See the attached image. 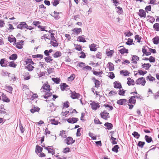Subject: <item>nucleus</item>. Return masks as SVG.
Returning a JSON list of instances; mask_svg holds the SVG:
<instances>
[{
  "mask_svg": "<svg viewBox=\"0 0 159 159\" xmlns=\"http://www.w3.org/2000/svg\"><path fill=\"white\" fill-rule=\"evenodd\" d=\"M144 139L148 143H150L152 141V138L151 137H149L147 135L145 136Z\"/></svg>",
  "mask_w": 159,
  "mask_h": 159,
  "instance_id": "nucleus-25",
  "label": "nucleus"
},
{
  "mask_svg": "<svg viewBox=\"0 0 159 159\" xmlns=\"http://www.w3.org/2000/svg\"><path fill=\"white\" fill-rule=\"evenodd\" d=\"M6 89L9 91L10 93L11 92L12 93V91L13 88L11 86H8L6 87Z\"/></svg>",
  "mask_w": 159,
  "mask_h": 159,
  "instance_id": "nucleus-63",
  "label": "nucleus"
},
{
  "mask_svg": "<svg viewBox=\"0 0 159 159\" xmlns=\"http://www.w3.org/2000/svg\"><path fill=\"white\" fill-rule=\"evenodd\" d=\"M153 28L157 31H159V23H156L153 25Z\"/></svg>",
  "mask_w": 159,
  "mask_h": 159,
  "instance_id": "nucleus-40",
  "label": "nucleus"
},
{
  "mask_svg": "<svg viewBox=\"0 0 159 159\" xmlns=\"http://www.w3.org/2000/svg\"><path fill=\"white\" fill-rule=\"evenodd\" d=\"M111 140H112L111 143L112 144L114 145L117 143L118 140L116 138L111 136Z\"/></svg>",
  "mask_w": 159,
  "mask_h": 159,
  "instance_id": "nucleus-34",
  "label": "nucleus"
},
{
  "mask_svg": "<svg viewBox=\"0 0 159 159\" xmlns=\"http://www.w3.org/2000/svg\"><path fill=\"white\" fill-rule=\"evenodd\" d=\"M120 148L118 145H116L112 148V151L116 153H117L118 152V149Z\"/></svg>",
  "mask_w": 159,
  "mask_h": 159,
  "instance_id": "nucleus-30",
  "label": "nucleus"
},
{
  "mask_svg": "<svg viewBox=\"0 0 159 159\" xmlns=\"http://www.w3.org/2000/svg\"><path fill=\"white\" fill-rule=\"evenodd\" d=\"M24 41L23 40H21L20 42L19 43H17L16 44L17 45L16 46V48L18 49H21L22 48V44L20 43H23Z\"/></svg>",
  "mask_w": 159,
  "mask_h": 159,
  "instance_id": "nucleus-39",
  "label": "nucleus"
},
{
  "mask_svg": "<svg viewBox=\"0 0 159 159\" xmlns=\"http://www.w3.org/2000/svg\"><path fill=\"white\" fill-rule=\"evenodd\" d=\"M25 67L29 71H32L34 68L33 66L30 64L27 65Z\"/></svg>",
  "mask_w": 159,
  "mask_h": 159,
  "instance_id": "nucleus-41",
  "label": "nucleus"
},
{
  "mask_svg": "<svg viewBox=\"0 0 159 159\" xmlns=\"http://www.w3.org/2000/svg\"><path fill=\"white\" fill-rule=\"evenodd\" d=\"M77 41L80 42L85 43L86 42V41L84 37H83L82 36H79L77 39Z\"/></svg>",
  "mask_w": 159,
  "mask_h": 159,
  "instance_id": "nucleus-28",
  "label": "nucleus"
},
{
  "mask_svg": "<svg viewBox=\"0 0 159 159\" xmlns=\"http://www.w3.org/2000/svg\"><path fill=\"white\" fill-rule=\"evenodd\" d=\"M132 135L135 138L138 139L140 137V134L136 131H134L132 134Z\"/></svg>",
  "mask_w": 159,
  "mask_h": 159,
  "instance_id": "nucleus-33",
  "label": "nucleus"
},
{
  "mask_svg": "<svg viewBox=\"0 0 159 159\" xmlns=\"http://www.w3.org/2000/svg\"><path fill=\"white\" fill-rule=\"evenodd\" d=\"M43 148L38 145H37L36 146L35 152L39 153L43 151Z\"/></svg>",
  "mask_w": 159,
  "mask_h": 159,
  "instance_id": "nucleus-20",
  "label": "nucleus"
},
{
  "mask_svg": "<svg viewBox=\"0 0 159 159\" xmlns=\"http://www.w3.org/2000/svg\"><path fill=\"white\" fill-rule=\"evenodd\" d=\"M52 80L57 84H59L60 81V79L58 78H52Z\"/></svg>",
  "mask_w": 159,
  "mask_h": 159,
  "instance_id": "nucleus-38",
  "label": "nucleus"
},
{
  "mask_svg": "<svg viewBox=\"0 0 159 159\" xmlns=\"http://www.w3.org/2000/svg\"><path fill=\"white\" fill-rule=\"evenodd\" d=\"M0 64L2 66H6L9 64L7 60H0Z\"/></svg>",
  "mask_w": 159,
  "mask_h": 159,
  "instance_id": "nucleus-16",
  "label": "nucleus"
},
{
  "mask_svg": "<svg viewBox=\"0 0 159 159\" xmlns=\"http://www.w3.org/2000/svg\"><path fill=\"white\" fill-rule=\"evenodd\" d=\"M138 15L140 17L145 18L146 13L145 11L143 9H140L139 10Z\"/></svg>",
  "mask_w": 159,
  "mask_h": 159,
  "instance_id": "nucleus-8",
  "label": "nucleus"
},
{
  "mask_svg": "<svg viewBox=\"0 0 159 159\" xmlns=\"http://www.w3.org/2000/svg\"><path fill=\"white\" fill-rule=\"evenodd\" d=\"M81 129H82V128H78L77 130V132L76 133V135L77 136H80L81 135L80 132Z\"/></svg>",
  "mask_w": 159,
  "mask_h": 159,
  "instance_id": "nucleus-51",
  "label": "nucleus"
},
{
  "mask_svg": "<svg viewBox=\"0 0 159 159\" xmlns=\"http://www.w3.org/2000/svg\"><path fill=\"white\" fill-rule=\"evenodd\" d=\"M143 68H146V69L147 70L151 66V65L149 63H144L143 64Z\"/></svg>",
  "mask_w": 159,
  "mask_h": 159,
  "instance_id": "nucleus-53",
  "label": "nucleus"
},
{
  "mask_svg": "<svg viewBox=\"0 0 159 159\" xmlns=\"http://www.w3.org/2000/svg\"><path fill=\"white\" fill-rule=\"evenodd\" d=\"M127 101V100L125 99H121L117 101V103L119 105H125Z\"/></svg>",
  "mask_w": 159,
  "mask_h": 159,
  "instance_id": "nucleus-9",
  "label": "nucleus"
},
{
  "mask_svg": "<svg viewBox=\"0 0 159 159\" xmlns=\"http://www.w3.org/2000/svg\"><path fill=\"white\" fill-rule=\"evenodd\" d=\"M17 58V56L16 54H13L10 56V60H16Z\"/></svg>",
  "mask_w": 159,
  "mask_h": 159,
  "instance_id": "nucleus-37",
  "label": "nucleus"
},
{
  "mask_svg": "<svg viewBox=\"0 0 159 159\" xmlns=\"http://www.w3.org/2000/svg\"><path fill=\"white\" fill-rule=\"evenodd\" d=\"M127 80L128 81L127 83V84L128 85H134V81L133 79H131L130 78H127Z\"/></svg>",
  "mask_w": 159,
  "mask_h": 159,
  "instance_id": "nucleus-15",
  "label": "nucleus"
},
{
  "mask_svg": "<svg viewBox=\"0 0 159 159\" xmlns=\"http://www.w3.org/2000/svg\"><path fill=\"white\" fill-rule=\"evenodd\" d=\"M64 142L67 145H69L74 143L75 140H73L72 138L71 137H68L66 139H65Z\"/></svg>",
  "mask_w": 159,
  "mask_h": 159,
  "instance_id": "nucleus-3",
  "label": "nucleus"
},
{
  "mask_svg": "<svg viewBox=\"0 0 159 159\" xmlns=\"http://www.w3.org/2000/svg\"><path fill=\"white\" fill-rule=\"evenodd\" d=\"M94 84L95 85V87L98 88L99 87L100 83L99 80H96Z\"/></svg>",
  "mask_w": 159,
  "mask_h": 159,
  "instance_id": "nucleus-54",
  "label": "nucleus"
},
{
  "mask_svg": "<svg viewBox=\"0 0 159 159\" xmlns=\"http://www.w3.org/2000/svg\"><path fill=\"white\" fill-rule=\"evenodd\" d=\"M114 87L115 88L120 89L122 88L121 84L118 81H115L114 83Z\"/></svg>",
  "mask_w": 159,
  "mask_h": 159,
  "instance_id": "nucleus-13",
  "label": "nucleus"
},
{
  "mask_svg": "<svg viewBox=\"0 0 159 159\" xmlns=\"http://www.w3.org/2000/svg\"><path fill=\"white\" fill-rule=\"evenodd\" d=\"M93 74L94 75H95L96 76H99V77H101L102 75V74L103 72L102 71H93Z\"/></svg>",
  "mask_w": 159,
  "mask_h": 159,
  "instance_id": "nucleus-27",
  "label": "nucleus"
},
{
  "mask_svg": "<svg viewBox=\"0 0 159 159\" xmlns=\"http://www.w3.org/2000/svg\"><path fill=\"white\" fill-rule=\"evenodd\" d=\"M109 77L111 79H112L115 78V75L113 72H109Z\"/></svg>",
  "mask_w": 159,
  "mask_h": 159,
  "instance_id": "nucleus-58",
  "label": "nucleus"
},
{
  "mask_svg": "<svg viewBox=\"0 0 159 159\" xmlns=\"http://www.w3.org/2000/svg\"><path fill=\"white\" fill-rule=\"evenodd\" d=\"M125 93V90L123 89L121 90L120 89L119 90L118 94L119 95L123 96L124 95V94Z\"/></svg>",
  "mask_w": 159,
  "mask_h": 159,
  "instance_id": "nucleus-57",
  "label": "nucleus"
},
{
  "mask_svg": "<svg viewBox=\"0 0 159 159\" xmlns=\"http://www.w3.org/2000/svg\"><path fill=\"white\" fill-rule=\"evenodd\" d=\"M8 66H10V67H16V65L15 64L14 61H11L9 63V64H8Z\"/></svg>",
  "mask_w": 159,
  "mask_h": 159,
  "instance_id": "nucleus-52",
  "label": "nucleus"
},
{
  "mask_svg": "<svg viewBox=\"0 0 159 159\" xmlns=\"http://www.w3.org/2000/svg\"><path fill=\"white\" fill-rule=\"evenodd\" d=\"M52 95V93L50 91H47L45 92V95L44 96V98L46 99L48 98V97L51 96Z\"/></svg>",
  "mask_w": 159,
  "mask_h": 159,
  "instance_id": "nucleus-32",
  "label": "nucleus"
},
{
  "mask_svg": "<svg viewBox=\"0 0 159 159\" xmlns=\"http://www.w3.org/2000/svg\"><path fill=\"white\" fill-rule=\"evenodd\" d=\"M147 48L148 49V47L147 46H144L143 47L142 51L143 53V56H144V54L145 53V52H146L147 51Z\"/></svg>",
  "mask_w": 159,
  "mask_h": 159,
  "instance_id": "nucleus-49",
  "label": "nucleus"
},
{
  "mask_svg": "<svg viewBox=\"0 0 159 159\" xmlns=\"http://www.w3.org/2000/svg\"><path fill=\"white\" fill-rule=\"evenodd\" d=\"M133 39L129 38L128 39V41L126 42V44L127 45H130L132 44V43H133Z\"/></svg>",
  "mask_w": 159,
  "mask_h": 159,
  "instance_id": "nucleus-60",
  "label": "nucleus"
},
{
  "mask_svg": "<svg viewBox=\"0 0 159 159\" xmlns=\"http://www.w3.org/2000/svg\"><path fill=\"white\" fill-rule=\"evenodd\" d=\"M53 13L55 14L54 16H53L52 15H51V16H52L54 17V19L55 20H58L60 18V17L59 16V12H57L55 11H54L53 12Z\"/></svg>",
  "mask_w": 159,
  "mask_h": 159,
  "instance_id": "nucleus-21",
  "label": "nucleus"
},
{
  "mask_svg": "<svg viewBox=\"0 0 159 159\" xmlns=\"http://www.w3.org/2000/svg\"><path fill=\"white\" fill-rule=\"evenodd\" d=\"M129 103H132L134 104H135L136 102V100L135 99V97L134 96H133L130 97V98L129 100Z\"/></svg>",
  "mask_w": 159,
  "mask_h": 159,
  "instance_id": "nucleus-18",
  "label": "nucleus"
},
{
  "mask_svg": "<svg viewBox=\"0 0 159 159\" xmlns=\"http://www.w3.org/2000/svg\"><path fill=\"white\" fill-rule=\"evenodd\" d=\"M50 43L54 47H57L58 45V43H57V41L56 39L51 40Z\"/></svg>",
  "mask_w": 159,
  "mask_h": 159,
  "instance_id": "nucleus-23",
  "label": "nucleus"
},
{
  "mask_svg": "<svg viewBox=\"0 0 159 159\" xmlns=\"http://www.w3.org/2000/svg\"><path fill=\"white\" fill-rule=\"evenodd\" d=\"M79 119L77 118L72 117L70 118L67 120V121L70 123L74 124L76 123Z\"/></svg>",
  "mask_w": 159,
  "mask_h": 159,
  "instance_id": "nucleus-5",
  "label": "nucleus"
},
{
  "mask_svg": "<svg viewBox=\"0 0 159 159\" xmlns=\"http://www.w3.org/2000/svg\"><path fill=\"white\" fill-rule=\"evenodd\" d=\"M60 85L61 86V89L62 91H64L67 87H69L68 85L66 84V83H63Z\"/></svg>",
  "mask_w": 159,
  "mask_h": 159,
  "instance_id": "nucleus-22",
  "label": "nucleus"
},
{
  "mask_svg": "<svg viewBox=\"0 0 159 159\" xmlns=\"http://www.w3.org/2000/svg\"><path fill=\"white\" fill-rule=\"evenodd\" d=\"M27 27L28 25L25 22H21L17 25V28L22 30Z\"/></svg>",
  "mask_w": 159,
  "mask_h": 159,
  "instance_id": "nucleus-4",
  "label": "nucleus"
},
{
  "mask_svg": "<svg viewBox=\"0 0 159 159\" xmlns=\"http://www.w3.org/2000/svg\"><path fill=\"white\" fill-rule=\"evenodd\" d=\"M108 68L110 71L113 70L114 69V65L111 62L108 63Z\"/></svg>",
  "mask_w": 159,
  "mask_h": 159,
  "instance_id": "nucleus-36",
  "label": "nucleus"
},
{
  "mask_svg": "<svg viewBox=\"0 0 159 159\" xmlns=\"http://www.w3.org/2000/svg\"><path fill=\"white\" fill-rule=\"evenodd\" d=\"M120 74H123V75L124 76L128 75L129 74V72L128 71H124L123 70H121L120 71Z\"/></svg>",
  "mask_w": 159,
  "mask_h": 159,
  "instance_id": "nucleus-45",
  "label": "nucleus"
},
{
  "mask_svg": "<svg viewBox=\"0 0 159 159\" xmlns=\"http://www.w3.org/2000/svg\"><path fill=\"white\" fill-rule=\"evenodd\" d=\"M114 52L113 50H110L109 51H106V54L108 57H111Z\"/></svg>",
  "mask_w": 159,
  "mask_h": 159,
  "instance_id": "nucleus-29",
  "label": "nucleus"
},
{
  "mask_svg": "<svg viewBox=\"0 0 159 159\" xmlns=\"http://www.w3.org/2000/svg\"><path fill=\"white\" fill-rule=\"evenodd\" d=\"M145 144V143L144 142L139 141V142L137 145L139 147L143 148Z\"/></svg>",
  "mask_w": 159,
  "mask_h": 159,
  "instance_id": "nucleus-43",
  "label": "nucleus"
},
{
  "mask_svg": "<svg viewBox=\"0 0 159 159\" xmlns=\"http://www.w3.org/2000/svg\"><path fill=\"white\" fill-rule=\"evenodd\" d=\"M119 52L120 53L122 54H123L125 53L127 54L128 52V50L125 49L124 47H123V48L120 49L119 50Z\"/></svg>",
  "mask_w": 159,
  "mask_h": 159,
  "instance_id": "nucleus-26",
  "label": "nucleus"
},
{
  "mask_svg": "<svg viewBox=\"0 0 159 159\" xmlns=\"http://www.w3.org/2000/svg\"><path fill=\"white\" fill-rule=\"evenodd\" d=\"M75 75L74 74H72L68 78V81H72L75 78Z\"/></svg>",
  "mask_w": 159,
  "mask_h": 159,
  "instance_id": "nucleus-59",
  "label": "nucleus"
},
{
  "mask_svg": "<svg viewBox=\"0 0 159 159\" xmlns=\"http://www.w3.org/2000/svg\"><path fill=\"white\" fill-rule=\"evenodd\" d=\"M59 3V0H54L52 2V4L54 6L56 7L58 4Z\"/></svg>",
  "mask_w": 159,
  "mask_h": 159,
  "instance_id": "nucleus-55",
  "label": "nucleus"
},
{
  "mask_svg": "<svg viewBox=\"0 0 159 159\" xmlns=\"http://www.w3.org/2000/svg\"><path fill=\"white\" fill-rule=\"evenodd\" d=\"M8 41L10 43H12L13 42H14L15 43L16 42V39L15 37H14L12 38L10 37H9L8 38Z\"/></svg>",
  "mask_w": 159,
  "mask_h": 159,
  "instance_id": "nucleus-46",
  "label": "nucleus"
},
{
  "mask_svg": "<svg viewBox=\"0 0 159 159\" xmlns=\"http://www.w3.org/2000/svg\"><path fill=\"white\" fill-rule=\"evenodd\" d=\"M70 152V150L68 147H67L64 149L63 152L64 153H67Z\"/></svg>",
  "mask_w": 159,
  "mask_h": 159,
  "instance_id": "nucleus-50",
  "label": "nucleus"
},
{
  "mask_svg": "<svg viewBox=\"0 0 159 159\" xmlns=\"http://www.w3.org/2000/svg\"><path fill=\"white\" fill-rule=\"evenodd\" d=\"M100 115L102 118L105 120H107L110 117L109 113L107 112L105 110L101 112Z\"/></svg>",
  "mask_w": 159,
  "mask_h": 159,
  "instance_id": "nucleus-2",
  "label": "nucleus"
},
{
  "mask_svg": "<svg viewBox=\"0 0 159 159\" xmlns=\"http://www.w3.org/2000/svg\"><path fill=\"white\" fill-rule=\"evenodd\" d=\"M90 105L91 106L92 109L93 110H96L98 108H99L100 107L98 103L94 101L90 103Z\"/></svg>",
  "mask_w": 159,
  "mask_h": 159,
  "instance_id": "nucleus-6",
  "label": "nucleus"
},
{
  "mask_svg": "<svg viewBox=\"0 0 159 159\" xmlns=\"http://www.w3.org/2000/svg\"><path fill=\"white\" fill-rule=\"evenodd\" d=\"M153 42L154 44H157L159 43V37L156 36L152 39Z\"/></svg>",
  "mask_w": 159,
  "mask_h": 159,
  "instance_id": "nucleus-19",
  "label": "nucleus"
},
{
  "mask_svg": "<svg viewBox=\"0 0 159 159\" xmlns=\"http://www.w3.org/2000/svg\"><path fill=\"white\" fill-rule=\"evenodd\" d=\"M38 28H40V30L42 31H45L46 32H47L48 31L45 30V28L44 26H42L40 25H39L38 26Z\"/></svg>",
  "mask_w": 159,
  "mask_h": 159,
  "instance_id": "nucleus-62",
  "label": "nucleus"
},
{
  "mask_svg": "<svg viewBox=\"0 0 159 159\" xmlns=\"http://www.w3.org/2000/svg\"><path fill=\"white\" fill-rule=\"evenodd\" d=\"M135 39L137 40V42L138 43L140 42L141 39V37H139V35H136L135 36Z\"/></svg>",
  "mask_w": 159,
  "mask_h": 159,
  "instance_id": "nucleus-61",
  "label": "nucleus"
},
{
  "mask_svg": "<svg viewBox=\"0 0 159 159\" xmlns=\"http://www.w3.org/2000/svg\"><path fill=\"white\" fill-rule=\"evenodd\" d=\"M40 110V108L37 107H36L34 106L32 107V108L30 110V112L34 113L36 112H38Z\"/></svg>",
  "mask_w": 159,
  "mask_h": 159,
  "instance_id": "nucleus-17",
  "label": "nucleus"
},
{
  "mask_svg": "<svg viewBox=\"0 0 159 159\" xmlns=\"http://www.w3.org/2000/svg\"><path fill=\"white\" fill-rule=\"evenodd\" d=\"M50 87L49 85L45 84L43 85L42 88L44 90V92H46L47 91H50L51 90Z\"/></svg>",
  "mask_w": 159,
  "mask_h": 159,
  "instance_id": "nucleus-7",
  "label": "nucleus"
},
{
  "mask_svg": "<svg viewBox=\"0 0 159 159\" xmlns=\"http://www.w3.org/2000/svg\"><path fill=\"white\" fill-rule=\"evenodd\" d=\"M116 8H117L118 9V10L117 11L118 13L121 14L123 13V11L121 7H116Z\"/></svg>",
  "mask_w": 159,
  "mask_h": 159,
  "instance_id": "nucleus-44",
  "label": "nucleus"
},
{
  "mask_svg": "<svg viewBox=\"0 0 159 159\" xmlns=\"http://www.w3.org/2000/svg\"><path fill=\"white\" fill-rule=\"evenodd\" d=\"M146 83L145 79L142 77L138 78L136 81L135 83L137 84H141L142 86H144Z\"/></svg>",
  "mask_w": 159,
  "mask_h": 159,
  "instance_id": "nucleus-1",
  "label": "nucleus"
},
{
  "mask_svg": "<svg viewBox=\"0 0 159 159\" xmlns=\"http://www.w3.org/2000/svg\"><path fill=\"white\" fill-rule=\"evenodd\" d=\"M97 45L93 43L89 45L90 50L91 51H96L97 50V48H96Z\"/></svg>",
  "mask_w": 159,
  "mask_h": 159,
  "instance_id": "nucleus-12",
  "label": "nucleus"
},
{
  "mask_svg": "<svg viewBox=\"0 0 159 159\" xmlns=\"http://www.w3.org/2000/svg\"><path fill=\"white\" fill-rule=\"evenodd\" d=\"M72 31L77 34H79L82 32V30L81 28H75L72 30Z\"/></svg>",
  "mask_w": 159,
  "mask_h": 159,
  "instance_id": "nucleus-31",
  "label": "nucleus"
},
{
  "mask_svg": "<svg viewBox=\"0 0 159 159\" xmlns=\"http://www.w3.org/2000/svg\"><path fill=\"white\" fill-rule=\"evenodd\" d=\"M61 53L59 52V51H57L55 53H54L52 55V56L54 57H59L61 56Z\"/></svg>",
  "mask_w": 159,
  "mask_h": 159,
  "instance_id": "nucleus-35",
  "label": "nucleus"
},
{
  "mask_svg": "<svg viewBox=\"0 0 159 159\" xmlns=\"http://www.w3.org/2000/svg\"><path fill=\"white\" fill-rule=\"evenodd\" d=\"M117 94V93L116 91H115L113 90H111L109 92V96H112L114 94Z\"/></svg>",
  "mask_w": 159,
  "mask_h": 159,
  "instance_id": "nucleus-64",
  "label": "nucleus"
},
{
  "mask_svg": "<svg viewBox=\"0 0 159 159\" xmlns=\"http://www.w3.org/2000/svg\"><path fill=\"white\" fill-rule=\"evenodd\" d=\"M2 97V100L4 102H9L10 101V100L7 98L6 95L3 93H2L1 95Z\"/></svg>",
  "mask_w": 159,
  "mask_h": 159,
  "instance_id": "nucleus-10",
  "label": "nucleus"
},
{
  "mask_svg": "<svg viewBox=\"0 0 159 159\" xmlns=\"http://www.w3.org/2000/svg\"><path fill=\"white\" fill-rule=\"evenodd\" d=\"M104 125L106 127V129L110 130L112 129L113 126L112 124L111 123L108 122H106Z\"/></svg>",
  "mask_w": 159,
  "mask_h": 159,
  "instance_id": "nucleus-14",
  "label": "nucleus"
},
{
  "mask_svg": "<svg viewBox=\"0 0 159 159\" xmlns=\"http://www.w3.org/2000/svg\"><path fill=\"white\" fill-rule=\"evenodd\" d=\"M147 72L146 71H143L142 70H139L138 73L141 75H144L145 74L147 73Z\"/></svg>",
  "mask_w": 159,
  "mask_h": 159,
  "instance_id": "nucleus-56",
  "label": "nucleus"
},
{
  "mask_svg": "<svg viewBox=\"0 0 159 159\" xmlns=\"http://www.w3.org/2000/svg\"><path fill=\"white\" fill-rule=\"evenodd\" d=\"M25 75H24V80H29L30 78V75L28 73H25Z\"/></svg>",
  "mask_w": 159,
  "mask_h": 159,
  "instance_id": "nucleus-47",
  "label": "nucleus"
},
{
  "mask_svg": "<svg viewBox=\"0 0 159 159\" xmlns=\"http://www.w3.org/2000/svg\"><path fill=\"white\" fill-rule=\"evenodd\" d=\"M19 127L21 133H23L25 131V129L23 127L20 120L19 121Z\"/></svg>",
  "mask_w": 159,
  "mask_h": 159,
  "instance_id": "nucleus-24",
  "label": "nucleus"
},
{
  "mask_svg": "<svg viewBox=\"0 0 159 159\" xmlns=\"http://www.w3.org/2000/svg\"><path fill=\"white\" fill-rule=\"evenodd\" d=\"M147 80H149L150 81H153L155 80V78L154 77L152 76L151 75H149L148 76L146 77Z\"/></svg>",
  "mask_w": 159,
  "mask_h": 159,
  "instance_id": "nucleus-42",
  "label": "nucleus"
},
{
  "mask_svg": "<svg viewBox=\"0 0 159 159\" xmlns=\"http://www.w3.org/2000/svg\"><path fill=\"white\" fill-rule=\"evenodd\" d=\"M80 95L79 93H76L75 92L72 93L71 97L73 99L78 98H80Z\"/></svg>",
  "mask_w": 159,
  "mask_h": 159,
  "instance_id": "nucleus-11",
  "label": "nucleus"
},
{
  "mask_svg": "<svg viewBox=\"0 0 159 159\" xmlns=\"http://www.w3.org/2000/svg\"><path fill=\"white\" fill-rule=\"evenodd\" d=\"M50 121L52 124L55 125H57L59 123L58 121L54 119H51Z\"/></svg>",
  "mask_w": 159,
  "mask_h": 159,
  "instance_id": "nucleus-48",
  "label": "nucleus"
}]
</instances>
